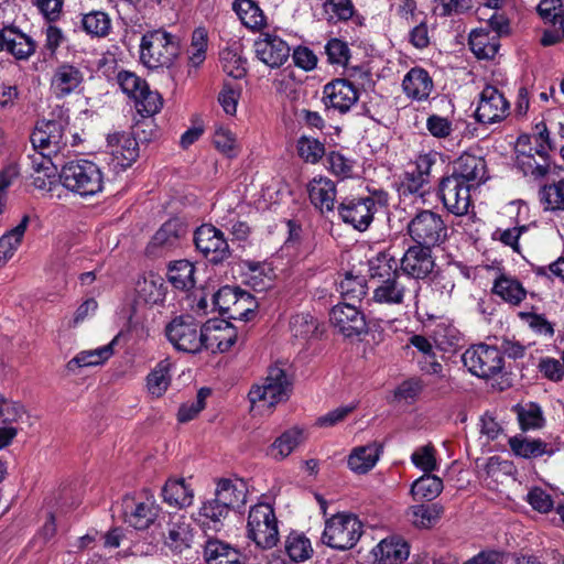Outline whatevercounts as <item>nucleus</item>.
<instances>
[{"instance_id":"obj_1","label":"nucleus","mask_w":564,"mask_h":564,"mask_svg":"<svg viewBox=\"0 0 564 564\" xmlns=\"http://www.w3.org/2000/svg\"><path fill=\"white\" fill-rule=\"evenodd\" d=\"M178 55V39L165 30H152L142 35L140 59L147 67H170Z\"/></svg>"},{"instance_id":"obj_2","label":"nucleus","mask_w":564,"mask_h":564,"mask_svg":"<svg viewBox=\"0 0 564 564\" xmlns=\"http://www.w3.org/2000/svg\"><path fill=\"white\" fill-rule=\"evenodd\" d=\"M59 177L64 187L80 196H93L104 187L99 166L88 160L63 162Z\"/></svg>"},{"instance_id":"obj_3","label":"nucleus","mask_w":564,"mask_h":564,"mask_svg":"<svg viewBox=\"0 0 564 564\" xmlns=\"http://www.w3.org/2000/svg\"><path fill=\"white\" fill-rule=\"evenodd\" d=\"M408 234L415 246L432 249L447 240L448 228L441 215L432 210L417 213L406 226Z\"/></svg>"},{"instance_id":"obj_4","label":"nucleus","mask_w":564,"mask_h":564,"mask_svg":"<svg viewBox=\"0 0 564 564\" xmlns=\"http://www.w3.org/2000/svg\"><path fill=\"white\" fill-rule=\"evenodd\" d=\"M247 536L260 549H271L279 542L278 520L269 503L251 507L247 522Z\"/></svg>"},{"instance_id":"obj_5","label":"nucleus","mask_w":564,"mask_h":564,"mask_svg":"<svg viewBox=\"0 0 564 564\" xmlns=\"http://www.w3.org/2000/svg\"><path fill=\"white\" fill-rule=\"evenodd\" d=\"M420 282L394 270L392 276L380 281L372 292V300L379 304L402 305L417 297Z\"/></svg>"},{"instance_id":"obj_6","label":"nucleus","mask_w":564,"mask_h":564,"mask_svg":"<svg viewBox=\"0 0 564 564\" xmlns=\"http://www.w3.org/2000/svg\"><path fill=\"white\" fill-rule=\"evenodd\" d=\"M361 533V522L356 516L337 513L326 521L322 541L332 549L349 550Z\"/></svg>"},{"instance_id":"obj_7","label":"nucleus","mask_w":564,"mask_h":564,"mask_svg":"<svg viewBox=\"0 0 564 564\" xmlns=\"http://www.w3.org/2000/svg\"><path fill=\"white\" fill-rule=\"evenodd\" d=\"M462 360L470 373L482 379L501 373L505 367L503 354L497 347L487 344L469 347L463 354Z\"/></svg>"},{"instance_id":"obj_8","label":"nucleus","mask_w":564,"mask_h":564,"mask_svg":"<svg viewBox=\"0 0 564 564\" xmlns=\"http://www.w3.org/2000/svg\"><path fill=\"white\" fill-rule=\"evenodd\" d=\"M292 390V382L286 372L278 367H271L263 384L254 386L249 391V399L252 404L263 403L269 409L275 404L286 401Z\"/></svg>"},{"instance_id":"obj_9","label":"nucleus","mask_w":564,"mask_h":564,"mask_svg":"<svg viewBox=\"0 0 564 564\" xmlns=\"http://www.w3.org/2000/svg\"><path fill=\"white\" fill-rule=\"evenodd\" d=\"M165 335L180 351L196 354L203 349L202 326L191 315L173 318L165 327Z\"/></svg>"},{"instance_id":"obj_10","label":"nucleus","mask_w":564,"mask_h":564,"mask_svg":"<svg viewBox=\"0 0 564 564\" xmlns=\"http://www.w3.org/2000/svg\"><path fill=\"white\" fill-rule=\"evenodd\" d=\"M65 128L66 123L63 120L37 121L30 137L33 150H41L45 155H54L55 159H64L62 152L67 147Z\"/></svg>"},{"instance_id":"obj_11","label":"nucleus","mask_w":564,"mask_h":564,"mask_svg":"<svg viewBox=\"0 0 564 564\" xmlns=\"http://www.w3.org/2000/svg\"><path fill=\"white\" fill-rule=\"evenodd\" d=\"M194 242L204 257L212 263H221L231 252L221 230L213 225H202L194 235Z\"/></svg>"},{"instance_id":"obj_12","label":"nucleus","mask_w":564,"mask_h":564,"mask_svg":"<svg viewBox=\"0 0 564 564\" xmlns=\"http://www.w3.org/2000/svg\"><path fill=\"white\" fill-rule=\"evenodd\" d=\"M158 525L161 529L160 534L164 545L172 552L182 553L183 550L189 547L192 530L185 516L163 514L159 517Z\"/></svg>"},{"instance_id":"obj_13","label":"nucleus","mask_w":564,"mask_h":564,"mask_svg":"<svg viewBox=\"0 0 564 564\" xmlns=\"http://www.w3.org/2000/svg\"><path fill=\"white\" fill-rule=\"evenodd\" d=\"M359 99L358 88L346 78H336L323 88V104L327 110L347 113Z\"/></svg>"},{"instance_id":"obj_14","label":"nucleus","mask_w":564,"mask_h":564,"mask_svg":"<svg viewBox=\"0 0 564 564\" xmlns=\"http://www.w3.org/2000/svg\"><path fill=\"white\" fill-rule=\"evenodd\" d=\"M474 184H466L451 175L442 177L438 194L445 208L456 216L468 213L470 206V189Z\"/></svg>"},{"instance_id":"obj_15","label":"nucleus","mask_w":564,"mask_h":564,"mask_svg":"<svg viewBox=\"0 0 564 564\" xmlns=\"http://www.w3.org/2000/svg\"><path fill=\"white\" fill-rule=\"evenodd\" d=\"M376 209L375 198L366 196L343 200L338 206V214L345 224L364 231L372 223Z\"/></svg>"},{"instance_id":"obj_16","label":"nucleus","mask_w":564,"mask_h":564,"mask_svg":"<svg viewBox=\"0 0 564 564\" xmlns=\"http://www.w3.org/2000/svg\"><path fill=\"white\" fill-rule=\"evenodd\" d=\"M509 101L505 96L494 86H486L475 111V117L478 122L490 124L500 122L509 115Z\"/></svg>"},{"instance_id":"obj_17","label":"nucleus","mask_w":564,"mask_h":564,"mask_svg":"<svg viewBox=\"0 0 564 564\" xmlns=\"http://www.w3.org/2000/svg\"><path fill=\"white\" fill-rule=\"evenodd\" d=\"M435 268V261L431 249L420 246H411L400 260V273L411 279L424 280L429 278Z\"/></svg>"},{"instance_id":"obj_18","label":"nucleus","mask_w":564,"mask_h":564,"mask_svg":"<svg viewBox=\"0 0 564 564\" xmlns=\"http://www.w3.org/2000/svg\"><path fill=\"white\" fill-rule=\"evenodd\" d=\"M329 319L345 337L359 336L368 330L365 315L354 304L335 305L330 311Z\"/></svg>"},{"instance_id":"obj_19","label":"nucleus","mask_w":564,"mask_h":564,"mask_svg":"<svg viewBox=\"0 0 564 564\" xmlns=\"http://www.w3.org/2000/svg\"><path fill=\"white\" fill-rule=\"evenodd\" d=\"M203 349L225 352L237 341V330L224 319L208 321L202 326Z\"/></svg>"},{"instance_id":"obj_20","label":"nucleus","mask_w":564,"mask_h":564,"mask_svg":"<svg viewBox=\"0 0 564 564\" xmlns=\"http://www.w3.org/2000/svg\"><path fill=\"white\" fill-rule=\"evenodd\" d=\"M123 521L137 530L148 529L159 517V507L153 501L138 502L131 496H124L120 505Z\"/></svg>"},{"instance_id":"obj_21","label":"nucleus","mask_w":564,"mask_h":564,"mask_svg":"<svg viewBox=\"0 0 564 564\" xmlns=\"http://www.w3.org/2000/svg\"><path fill=\"white\" fill-rule=\"evenodd\" d=\"M541 149H535V153L520 152L517 154L516 165L525 175L533 181L542 182L557 173V166L552 165L549 156L540 144Z\"/></svg>"},{"instance_id":"obj_22","label":"nucleus","mask_w":564,"mask_h":564,"mask_svg":"<svg viewBox=\"0 0 564 564\" xmlns=\"http://www.w3.org/2000/svg\"><path fill=\"white\" fill-rule=\"evenodd\" d=\"M186 234L187 227L181 219H170L155 232L148 246V251L155 253L156 251H169L176 248Z\"/></svg>"},{"instance_id":"obj_23","label":"nucleus","mask_w":564,"mask_h":564,"mask_svg":"<svg viewBox=\"0 0 564 564\" xmlns=\"http://www.w3.org/2000/svg\"><path fill=\"white\" fill-rule=\"evenodd\" d=\"M451 176L466 184L479 185L487 180L486 162L480 156L464 153L454 162Z\"/></svg>"},{"instance_id":"obj_24","label":"nucleus","mask_w":564,"mask_h":564,"mask_svg":"<svg viewBox=\"0 0 564 564\" xmlns=\"http://www.w3.org/2000/svg\"><path fill=\"white\" fill-rule=\"evenodd\" d=\"M256 53L261 62L271 68L282 66L290 56V47L282 39L265 35L256 42Z\"/></svg>"},{"instance_id":"obj_25","label":"nucleus","mask_w":564,"mask_h":564,"mask_svg":"<svg viewBox=\"0 0 564 564\" xmlns=\"http://www.w3.org/2000/svg\"><path fill=\"white\" fill-rule=\"evenodd\" d=\"M110 153L122 167L130 166L139 156V144L135 138L128 133H112L107 137Z\"/></svg>"},{"instance_id":"obj_26","label":"nucleus","mask_w":564,"mask_h":564,"mask_svg":"<svg viewBox=\"0 0 564 564\" xmlns=\"http://www.w3.org/2000/svg\"><path fill=\"white\" fill-rule=\"evenodd\" d=\"M247 485L241 479H220L215 496L217 501L231 509L241 508L247 501Z\"/></svg>"},{"instance_id":"obj_27","label":"nucleus","mask_w":564,"mask_h":564,"mask_svg":"<svg viewBox=\"0 0 564 564\" xmlns=\"http://www.w3.org/2000/svg\"><path fill=\"white\" fill-rule=\"evenodd\" d=\"M83 82L82 72L70 65H59L52 77L51 86L57 97H64L73 93Z\"/></svg>"},{"instance_id":"obj_28","label":"nucleus","mask_w":564,"mask_h":564,"mask_svg":"<svg viewBox=\"0 0 564 564\" xmlns=\"http://www.w3.org/2000/svg\"><path fill=\"white\" fill-rule=\"evenodd\" d=\"M308 195L312 204L322 213L334 210L336 187L329 178H314L308 185Z\"/></svg>"},{"instance_id":"obj_29","label":"nucleus","mask_w":564,"mask_h":564,"mask_svg":"<svg viewBox=\"0 0 564 564\" xmlns=\"http://www.w3.org/2000/svg\"><path fill=\"white\" fill-rule=\"evenodd\" d=\"M207 564H245L242 554L219 540H208L204 547Z\"/></svg>"},{"instance_id":"obj_30","label":"nucleus","mask_w":564,"mask_h":564,"mask_svg":"<svg viewBox=\"0 0 564 564\" xmlns=\"http://www.w3.org/2000/svg\"><path fill=\"white\" fill-rule=\"evenodd\" d=\"M403 91L406 96L422 100L429 97L433 83L427 72L422 68H412L402 82Z\"/></svg>"},{"instance_id":"obj_31","label":"nucleus","mask_w":564,"mask_h":564,"mask_svg":"<svg viewBox=\"0 0 564 564\" xmlns=\"http://www.w3.org/2000/svg\"><path fill=\"white\" fill-rule=\"evenodd\" d=\"M379 564H400L409 556V546L404 541L384 539L373 550Z\"/></svg>"},{"instance_id":"obj_32","label":"nucleus","mask_w":564,"mask_h":564,"mask_svg":"<svg viewBox=\"0 0 564 564\" xmlns=\"http://www.w3.org/2000/svg\"><path fill=\"white\" fill-rule=\"evenodd\" d=\"M469 46L478 58L490 59L494 58L499 51L500 39L498 35H492L487 30H474L469 35Z\"/></svg>"},{"instance_id":"obj_33","label":"nucleus","mask_w":564,"mask_h":564,"mask_svg":"<svg viewBox=\"0 0 564 564\" xmlns=\"http://www.w3.org/2000/svg\"><path fill=\"white\" fill-rule=\"evenodd\" d=\"M380 455V446L371 443L356 447L348 457L349 468L357 474H366L376 465Z\"/></svg>"},{"instance_id":"obj_34","label":"nucleus","mask_w":564,"mask_h":564,"mask_svg":"<svg viewBox=\"0 0 564 564\" xmlns=\"http://www.w3.org/2000/svg\"><path fill=\"white\" fill-rule=\"evenodd\" d=\"M36 44L33 39L11 25L4 50L17 59H28L34 54Z\"/></svg>"},{"instance_id":"obj_35","label":"nucleus","mask_w":564,"mask_h":564,"mask_svg":"<svg viewBox=\"0 0 564 564\" xmlns=\"http://www.w3.org/2000/svg\"><path fill=\"white\" fill-rule=\"evenodd\" d=\"M492 292L512 305L520 304L527 295V291L517 279L505 274L496 279Z\"/></svg>"},{"instance_id":"obj_36","label":"nucleus","mask_w":564,"mask_h":564,"mask_svg":"<svg viewBox=\"0 0 564 564\" xmlns=\"http://www.w3.org/2000/svg\"><path fill=\"white\" fill-rule=\"evenodd\" d=\"M162 496L166 503L175 507H187L193 501V490L189 489L185 480L181 479H169L163 489Z\"/></svg>"},{"instance_id":"obj_37","label":"nucleus","mask_w":564,"mask_h":564,"mask_svg":"<svg viewBox=\"0 0 564 564\" xmlns=\"http://www.w3.org/2000/svg\"><path fill=\"white\" fill-rule=\"evenodd\" d=\"M232 9L247 28L260 30L265 25V17L259 6L252 0H236Z\"/></svg>"},{"instance_id":"obj_38","label":"nucleus","mask_w":564,"mask_h":564,"mask_svg":"<svg viewBox=\"0 0 564 564\" xmlns=\"http://www.w3.org/2000/svg\"><path fill=\"white\" fill-rule=\"evenodd\" d=\"M113 354L111 345H106L93 350H84L70 359L66 368L75 372L77 368L98 366L108 360Z\"/></svg>"},{"instance_id":"obj_39","label":"nucleus","mask_w":564,"mask_h":564,"mask_svg":"<svg viewBox=\"0 0 564 564\" xmlns=\"http://www.w3.org/2000/svg\"><path fill=\"white\" fill-rule=\"evenodd\" d=\"M302 442V430L292 427L279 436L269 447V455L281 460L288 457Z\"/></svg>"},{"instance_id":"obj_40","label":"nucleus","mask_w":564,"mask_h":564,"mask_svg":"<svg viewBox=\"0 0 564 564\" xmlns=\"http://www.w3.org/2000/svg\"><path fill=\"white\" fill-rule=\"evenodd\" d=\"M29 216L24 215L20 224L0 238V263L7 262L20 246L28 228Z\"/></svg>"},{"instance_id":"obj_41","label":"nucleus","mask_w":564,"mask_h":564,"mask_svg":"<svg viewBox=\"0 0 564 564\" xmlns=\"http://www.w3.org/2000/svg\"><path fill=\"white\" fill-rule=\"evenodd\" d=\"M442 490V479L431 473H425L422 477L416 479L411 487V494L416 500L431 501L435 499Z\"/></svg>"},{"instance_id":"obj_42","label":"nucleus","mask_w":564,"mask_h":564,"mask_svg":"<svg viewBox=\"0 0 564 564\" xmlns=\"http://www.w3.org/2000/svg\"><path fill=\"white\" fill-rule=\"evenodd\" d=\"M195 267L187 260L175 261L169 268L167 278L172 285L178 290H188L194 286Z\"/></svg>"},{"instance_id":"obj_43","label":"nucleus","mask_w":564,"mask_h":564,"mask_svg":"<svg viewBox=\"0 0 564 564\" xmlns=\"http://www.w3.org/2000/svg\"><path fill=\"white\" fill-rule=\"evenodd\" d=\"M442 513L443 507L437 503L412 506L408 511L411 522L416 528L424 529L434 525Z\"/></svg>"},{"instance_id":"obj_44","label":"nucleus","mask_w":564,"mask_h":564,"mask_svg":"<svg viewBox=\"0 0 564 564\" xmlns=\"http://www.w3.org/2000/svg\"><path fill=\"white\" fill-rule=\"evenodd\" d=\"M170 362L160 361L147 377V388L153 397L160 398L167 390L171 383Z\"/></svg>"},{"instance_id":"obj_45","label":"nucleus","mask_w":564,"mask_h":564,"mask_svg":"<svg viewBox=\"0 0 564 564\" xmlns=\"http://www.w3.org/2000/svg\"><path fill=\"white\" fill-rule=\"evenodd\" d=\"M552 184L543 185L540 200L546 210H564V181L550 176Z\"/></svg>"},{"instance_id":"obj_46","label":"nucleus","mask_w":564,"mask_h":564,"mask_svg":"<svg viewBox=\"0 0 564 564\" xmlns=\"http://www.w3.org/2000/svg\"><path fill=\"white\" fill-rule=\"evenodd\" d=\"M82 26L87 34L104 37L110 32L111 20L104 11H91L83 15Z\"/></svg>"},{"instance_id":"obj_47","label":"nucleus","mask_w":564,"mask_h":564,"mask_svg":"<svg viewBox=\"0 0 564 564\" xmlns=\"http://www.w3.org/2000/svg\"><path fill=\"white\" fill-rule=\"evenodd\" d=\"M323 10L328 23L336 24L350 20L355 14L351 0H326Z\"/></svg>"},{"instance_id":"obj_48","label":"nucleus","mask_w":564,"mask_h":564,"mask_svg":"<svg viewBox=\"0 0 564 564\" xmlns=\"http://www.w3.org/2000/svg\"><path fill=\"white\" fill-rule=\"evenodd\" d=\"M509 445L514 455L523 458H535L545 453L546 444L541 440H527L522 437H511Z\"/></svg>"},{"instance_id":"obj_49","label":"nucleus","mask_w":564,"mask_h":564,"mask_svg":"<svg viewBox=\"0 0 564 564\" xmlns=\"http://www.w3.org/2000/svg\"><path fill=\"white\" fill-rule=\"evenodd\" d=\"M338 291L345 300L360 301L367 294V282L364 276L346 273L338 283Z\"/></svg>"},{"instance_id":"obj_50","label":"nucleus","mask_w":564,"mask_h":564,"mask_svg":"<svg viewBox=\"0 0 564 564\" xmlns=\"http://www.w3.org/2000/svg\"><path fill=\"white\" fill-rule=\"evenodd\" d=\"M135 107L143 117H151L160 111L163 100L158 91H152L149 85L142 89L134 98Z\"/></svg>"},{"instance_id":"obj_51","label":"nucleus","mask_w":564,"mask_h":564,"mask_svg":"<svg viewBox=\"0 0 564 564\" xmlns=\"http://www.w3.org/2000/svg\"><path fill=\"white\" fill-rule=\"evenodd\" d=\"M297 153L306 163L315 164L324 156L325 147L315 138L302 135L297 140Z\"/></svg>"},{"instance_id":"obj_52","label":"nucleus","mask_w":564,"mask_h":564,"mask_svg":"<svg viewBox=\"0 0 564 564\" xmlns=\"http://www.w3.org/2000/svg\"><path fill=\"white\" fill-rule=\"evenodd\" d=\"M258 302L253 295L247 291L240 290L237 302L231 307L230 319L249 321L254 315Z\"/></svg>"},{"instance_id":"obj_53","label":"nucleus","mask_w":564,"mask_h":564,"mask_svg":"<svg viewBox=\"0 0 564 564\" xmlns=\"http://www.w3.org/2000/svg\"><path fill=\"white\" fill-rule=\"evenodd\" d=\"M137 293L140 300L148 304H156L164 300V288L156 279H143L137 283Z\"/></svg>"},{"instance_id":"obj_54","label":"nucleus","mask_w":564,"mask_h":564,"mask_svg":"<svg viewBox=\"0 0 564 564\" xmlns=\"http://www.w3.org/2000/svg\"><path fill=\"white\" fill-rule=\"evenodd\" d=\"M317 328V321L308 313L296 314L290 321V329L296 338L307 339L316 333Z\"/></svg>"},{"instance_id":"obj_55","label":"nucleus","mask_w":564,"mask_h":564,"mask_svg":"<svg viewBox=\"0 0 564 564\" xmlns=\"http://www.w3.org/2000/svg\"><path fill=\"white\" fill-rule=\"evenodd\" d=\"M394 270H398L397 262L393 257L386 252L379 253L375 259L369 261V274L371 279H380V281L392 276Z\"/></svg>"},{"instance_id":"obj_56","label":"nucleus","mask_w":564,"mask_h":564,"mask_svg":"<svg viewBox=\"0 0 564 564\" xmlns=\"http://www.w3.org/2000/svg\"><path fill=\"white\" fill-rule=\"evenodd\" d=\"M220 62L224 72L236 79L242 78L246 75L245 61L241 56L231 48H226L220 53Z\"/></svg>"},{"instance_id":"obj_57","label":"nucleus","mask_w":564,"mask_h":564,"mask_svg":"<svg viewBox=\"0 0 564 564\" xmlns=\"http://www.w3.org/2000/svg\"><path fill=\"white\" fill-rule=\"evenodd\" d=\"M285 551L293 562H302L311 556L313 550L308 539L302 535H290L286 540Z\"/></svg>"},{"instance_id":"obj_58","label":"nucleus","mask_w":564,"mask_h":564,"mask_svg":"<svg viewBox=\"0 0 564 564\" xmlns=\"http://www.w3.org/2000/svg\"><path fill=\"white\" fill-rule=\"evenodd\" d=\"M210 394L208 388H202L196 395V400L189 403H184L180 406L177 412V420L181 423H186L194 417L205 408V400Z\"/></svg>"},{"instance_id":"obj_59","label":"nucleus","mask_w":564,"mask_h":564,"mask_svg":"<svg viewBox=\"0 0 564 564\" xmlns=\"http://www.w3.org/2000/svg\"><path fill=\"white\" fill-rule=\"evenodd\" d=\"M329 170L340 178H349L354 174L355 161L346 158L340 152L332 151L327 155Z\"/></svg>"},{"instance_id":"obj_60","label":"nucleus","mask_w":564,"mask_h":564,"mask_svg":"<svg viewBox=\"0 0 564 564\" xmlns=\"http://www.w3.org/2000/svg\"><path fill=\"white\" fill-rule=\"evenodd\" d=\"M241 289L226 285L218 290V292L214 295L213 302L214 305L218 308L219 313L223 315H227L229 318L231 307H234L235 302H237V296Z\"/></svg>"},{"instance_id":"obj_61","label":"nucleus","mask_w":564,"mask_h":564,"mask_svg":"<svg viewBox=\"0 0 564 564\" xmlns=\"http://www.w3.org/2000/svg\"><path fill=\"white\" fill-rule=\"evenodd\" d=\"M412 463L424 473H432L437 468L435 449L432 445H424L415 449L411 456Z\"/></svg>"},{"instance_id":"obj_62","label":"nucleus","mask_w":564,"mask_h":564,"mask_svg":"<svg viewBox=\"0 0 564 564\" xmlns=\"http://www.w3.org/2000/svg\"><path fill=\"white\" fill-rule=\"evenodd\" d=\"M214 144L221 153L228 158L237 155L236 135L228 129L218 128L214 134Z\"/></svg>"},{"instance_id":"obj_63","label":"nucleus","mask_w":564,"mask_h":564,"mask_svg":"<svg viewBox=\"0 0 564 564\" xmlns=\"http://www.w3.org/2000/svg\"><path fill=\"white\" fill-rule=\"evenodd\" d=\"M117 80L122 91L133 99L148 85L144 79L128 70L119 72Z\"/></svg>"},{"instance_id":"obj_64","label":"nucleus","mask_w":564,"mask_h":564,"mask_svg":"<svg viewBox=\"0 0 564 564\" xmlns=\"http://www.w3.org/2000/svg\"><path fill=\"white\" fill-rule=\"evenodd\" d=\"M518 419L522 430L538 429L543 423L541 409L534 403L522 406L518 411Z\"/></svg>"}]
</instances>
